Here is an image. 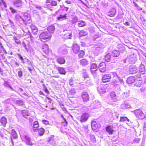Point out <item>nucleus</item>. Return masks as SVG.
<instances>
[{
	"instance_id": "obj_52",
	"label": "nucleus",
	"mask_w": 146,
	"mask_h": 146,
	"mask_svg": "<svg viewBox=\"0 0 146 146\" xmlns=\"http://www.w3.org/2000/svg\"><path fill=\"white\" fill-rule=\"evenodd\" d=\"M11 10V12L13 13H16V11L12 7L9 8Z\"/></svg>"
},
{
	"instance_id": "obj_8",
	"label": "nucleus",
	"mask_w": 146,
	"mask_h": 146,
	"mask_svg": "<svg viewBox=\"0 0 146 146\" xmlns=\"http://www.w3.org/2000/svg\"><path fill=\"white\" fill-rule=\"evenodd\" d=\"M106 131L108 133L111 135L113 134V132L115 131L114 129V127L112 125H108L106 127Z\"/></svg>"
},
{
	"instance_id": "obj_64",
	"label": "nucleus",
	"mask_w": 146,
	"mask_h": 146,
	"mask_svg": "<svg viewBox=\"0 0 146 146\" xmlns=\"http://www.w3.org/2000/svg\"><path fill=\"white\" fill-rule=\"evenodd\" d=\"M118 83V82L117 81H115L113 82V84L114 86H115L116 87L117 86V84Z\"/></svg>"
},
{
	"instance_id": "obj_46",
	"label": "nucleus",
	"mask_w": 146,
	"mask_h": 146,
	"mask_svg": "<svg viewBox=\"0 0 146 146\" xmlns=\"http://www.w3.org/2000/svg\"><path fill=\"white\" fill-rule=\"evenodd\" d=\"M43 89L44 91L47 94H49V92L45 85L43 84Z\"/></svg>"
},
{
	"instance_id": "obj_39",
	"label": "nucleus",
	"mask_w": 146,
	"mask_h": 146,
	"mask_svg": "<svg viewBox=\"0 0 146 146\" xmlns=\"http://www.w3.org/2000/svg\"><path fill=\"white\" fill-rule=\"evenodd\" d=\"M25 142L27 144L29 145H33V143L31 141L30 139L29 138H26Z\"/></svg>"
},
{
	"instance_id": "obj_3",
	"label": "nucleus",
	"mask_w": 146,
	"mask_h": 146,
	"mask_svg": "<svg viewBox=\"0 0 146 146\" xmlns=\"http://www.w3.org/2000/svg\"><path fill=\"white\" fill-rule=\"evenodd\" d=\"M135 114V116L137 118L140 119H143L145 117V115L143 111L139 109L133 111Z\"/></svg>"
},
{
	"instance_id": "obj_59",
	"label": "nucleus",
	"mask_w": 146,
	"mask_h": 146,
	"mask_svg": "<svg viewBox=\"0 0 146 146\" xmlns=\"http://www.w3.org/2000/svg\"><path fill=\"white\" fill-rule=\"evenodd\" d=\"M112 74L113 76V77L117 76L118 77V74L116 72H113L111 73Z\"/></svg>"
},
{
	"instance_id": "obj_7",
	"label": "nucleus",
	"mask_w": 146,
	"mask_h": 146,
	"mask_svg": "<svg viewBox=\"0 0 146 146\" xmlns=\"http://www.w3.org/2000/svg\"><path fill=\"white\" fill-rule=\"evenodd\" d=\"M104 45L101 43H99L95 47V50L96 52H100L102 51L104 48Z\"/></svg>"
},
{
	"instance_id": "obj_10",
	"label": "nucleus",
	"mask_w": 146,
	"mask_h": 146,
	"mask_svg": "<svg viewBox=\"0 0 146 146\" xmlns=\"http://www.w3.org/2000/svg\"><path fill=\"white\" fill-rule=\"evenodd\" d=\"M128 58L129 62L131 63H134L137 60L136 55L134 54L130 55Z\"/></svg>"
},
{
	"instance_id": "obj_12",
	"label": "nucleus",
	"mask_w": 146,
	"mask_h": 146,
	"mask_svg": "<svg viewBox=\"0 0 146 146\" xmlns=\"http://www.w3.org/2000/svg\"><path fill=\"white\" fill-rule=\"evenodd\" d=\"M91 67L90 68L91 72L92 74L95 73L98 69V66L95 63H91Z\"/></svg>"
},
{
	"instance_id": "obj_38",
	"label": "nucleus",
	"mask_w": 146,
	"mask_h": 146,
	"mask_svg": "<svg viewBox=\"0 0 146 146\" xmlns=\"http://www.w3.org/2000/svg\"><path fill=\"white\" fill-rule=\"evenodd\" d=\"M126 121L129 122V119L126 117H121L119 121L120 122H124Z\"/></svg>"
},
{
	"instance_id": "obj_49",
	"label": "nucleus",
	"mask_w": 146,
	"mask_h": 146,
	"mask_svg": "<svg viewBox=\"0 0 146 146\" xmlns=\"http://www.w3.org/2000/svg\"><path fill=\"white\" fill-rule=\"evenodd\" d=\"M4 86L7 88H10L12 89V88L11 86L9 85L7 82H5L4 84Z\"/></svg>"
},
{
	"instance_id": "obj_53",
	"label": "nucleus",
	"mask_w": 146,
	"mask_h": 146,
	"mask_svg": "<svg viewBox=\"0 0 146 146\" xmlns=\"http://www.w3.org/2000/svg\"><path fill=\"white\" fill-rule=\"evenodd\" d=\"M48 38V37H43L41 38L40 39L43 42H46L47 41L46 40Z\"/></svg>"
},
{
	"instance_id": "obj_18",
	"label": "nucleus",
	"mask_w": 146,
	"mask_h": 146,
	"mask_svg": "<svg viewBox=\"0 0 146 146\" xmlns=\"http://www.w3.org/2000/svg\"><path fill=\"white\" fill-rule=\"evenodd\" d=\"M22 2L21 0H17L13 2V5L17 7H20L22 5Z\"/></svg>"
},
{
	"instance_id": "obj_16",
	"label": "nucleus",
	"mask_w": 146,
	"mask_h": 146,
	"mask_svg": "<svg viewBox=\"0 0 146 146\" xmlns=\"http://www.w3.org/2000/svg\"><path fill=\"white\" fill-rule=\"evenodd\" d=\"M43 51L46 54H48L49 53V50L48 46L46 44L43 45L42 48Z\"/></svg>"
},
{
	"instance_id": "obj_48",
	"label": "nucleus",
	"mask_w": 146,
	"mask_h": 146,
	"mask_svg": "<svg viewBox=\"0 0 146 146\" xmlns=\"http://www.w3.org/2000/svg\"><path fill=\"white\" fill-rule=\"evenodd\" d=\"M17 37H15L14 39L16 43L17 44H20L21 42L20 40H19V38H17Z\"/></svg>"
},
{
	"instance_id": "obj_61",
	"label": "nucleus",
	"mask_w": 146,
	"mask_h": 146,
	"mask_svg": "<svg viewBox=\"0 0 146 146\" xmlns=\"http://www.w3.org/2000/svg\"><path fill=\"white\" fill-rule=\"evenodd\" d=\"M64 17V16H63L62 15H60V16L57 18V19L58 20H60L61 19L63 18Z\"/></svg>"
},
{
	"instance_id": "obj_26",
	"label": "nucleus",
	"mask_w": 146,
	"mask_h": 146,
	"mask_svg": "<svg viewBox=\"0 0 146 146\" xmlns=\"http://www.w3.org/2000/svg\"><path fill=\"white\" fill-rule=\"evenodd\" d=\"M55 29V27L53 25H51L48 27L47 28L48 31L50 33H54Z\"/></svg>"
},
{
	"instance_id": "obj_40",
	"label": "nucleus",
	"mask_w": 146,
	"mask_h": 146,
	"mask_svg": "<svg viewBox=\"0 0 146 146\" xmlns=\"http://www.w3.org/2000/svg\"><path fill=\"white\" fill-rule=\"evenodd\" d=\"M89 136L91 141L94 142H96V139L94 135L90 134H89Z\"/></svg>"
},
{
	"instance_id": "obj_30",
	"label": "nucleus",
	"mask_w": 146,
	"mask_h": 146,
	"mask_svg": "<svg viewBox=\"0 0 146 146\" xmlns=\"http://www.w3.org/2000/svg\"><path fill=\"white\" fill-rule=\"evenodd\" d=\"M119 52L117 50H114L112 53L111 55L112 57H115L118 56L119 54Z\"/></svg>"
},
{
	"instance_id": "obj_14",
	"label": "nucleus",
	"mask_w": 146,
	"mask_h": 146,
	"mask_svg": "<svg viewBox=\"0 0 146 146\" xmlns=\"http://www.w3.org/2000/svg\"><path fill=\"white\" fill-rule=\"evenodd\" d=\"M72 50L74 53L77 54L79 51V46L76 44H74L72 45Z\"/></svg>"
},
{
	"instance_id": "obj_15",
	"label": "nucleus",
	"mask_w": 146,
	"mask_h": 146,
	"mask_svg": "<svg viewBox=\"0 0 146 146\" xmlns=\"http://www.w3.org/2000/svg\"><path fill=\"white\" fill-rule=\"evenodd\" d=\"M39 125L37 121H35L33 123V129L34 131L36 132L38 131V128L39 127Z\"/></svg>"
},
{
	"instance_id": "obj_13",
	"label": "nucleus",
	"mask_w": 146,
	"mask_h": 146,
	"mask_svg": "<svg viewBox=\"0 0 146 146\" xmlns=\"http://www.w3.org/2000/svg\"><path fill=\"white\" fill-rule=\"evenodd\" d=\"M0 122L2 126L4 127H5L7 123V119L5 116H3L0 119Z\"/></svg>"
},
{
	"instance_id": "obj_56",
	"label": "nucleus",
	"mask_w": 146,
	"mask_h": 146,
	"mask_svg": "<svg viewBox=\"0 0 146 146\" xmlns=\"http://www.w3.org/2000/svg\"><path fill=\"white\" fill-rule=\"evenodd\" d=\"M18 75L20 77H21L23 75V72L22 71L20 70L18 72Z\"/></svg>"
},
{
	"instance_id": "obj_9",
	"label": "nucleus",
	"mask_w": 146,
	"mask_h": 146,
	"mask_svg": "<svg viewBox=\"0 0 146 146\" xmlns=\"http://www.w3.org/2000/svg\"><path fill=\"white\" fill-rule=\"evenodd\" d=\"M98 69L101 72H105L106 70V65L105 63L104 62L100 63L98 66Z\"/></svg>"
},
{
	"instance_id": "obj_6",
	"label": "nucleus",
	"mask_w": 146,
	"mask_h": 146,
	"mask_svg": "<svg viewBox=\"0 0 146 146\" xmlns=\"http://www.w3.org/2000/svg\"><path fill=\"white\" fill-rule=\"evenodd\" d=\"M89 117V114L87 113H84L82 114L80 117V121L82 122L86 121Z\"/></svg>"
},
{
	"instance_id": "obj_57",
	"label": "nucleus",
	"mask_w": 146,
	"mask_h": 146,
	"mask_svg": "<svg viewBox=\"0 0 146 146\" xmlns=\"http://www.w3.org/2000/svg\"><path fill=\"white\" fill-rule=\"evenodd\" d=\"M46 98L48 100V102H47V100H46V102H48L49 103H51V102L52 100L50 98L47 97H46Z\"/></svg>"
},
{
	"instance_id": "obj_42",
	"label": "nucleus",
	"mask_w": 146,
	"mask_h": 146,
	"mask_svg": "<svg viewBox=\"0 0 146 146\" xmlns=\"http://www.w3.org/2000/svg\"><path fill=\"white\" fill-rule=\"evenodd\" d=\"M76 93L75 90L74 88L71 89L69 91V95L71 96H73Z\"/></svg>"
},
{
	"instance_id": "obj_21",
	"label": "nucleus",
	"mask_w": 146,
	"mask_h": 146,
	"mask_svg": "<svg viewBox=\"0 0 146 146\" xmlns=\"http://www.w3.org/2000/svg\"><path fill=\"white\" fill-rule=\"evenodd\" d=\"M91 126L93 130H95L99 127H100V125H98L96 122L94 121H92L91 122Z\"/></svg>"
},
{
	"instance_id": "obj_20",
	"label": "nucleus",
	"mask_w": 146,
	"mask_h": 146,
	"mask_svg": "<svg viewBox=\"0 0 146 146\" xmlns=\"http://www.w3.org/2000/svg\"><path fill=\"white\" fill-rule=\"evenodd\" d=\"M31 28L32 31V33L34 35H36L38 32V29L36 27L33 25H31Z\"/></svg>"
},
{
	"instance_id": "obj_58",
	"label": "nucleus",
	"mask_w": 146,
	"mask_h": 146,
	"mask_svg": "<svg viewBox=\"0 0 146 146\" xmlns=\"http://www.w3.org/2000/svg\"><path fill=\"white\" fill-rule=\"evenodd\" d=\"M47 34V32H44L40 34V36H46Z\"/></svg>"
},
{
	"instance_id": "obj_60",
	"label": "nucleus",
	"mask_w": 146,
	"mask_h": 146,
	"mask_svg": "<svg viewBox=\"0 0 146 146\" xmlns=\"http://www.w3.org/2000/svg\"><path fill=\"white\" fill-rule=\"evenodd\" d=\"M134 1H133V3L135 7H139V6L134 1H137V0H133Z\"/></svg>"
},
{
	"instance_id": "obj_45",
	"label": "nucleus",
	"mask_w": 146,
	"mask_h": 146,
	"mask_svg": "<svg viewBox=\"0 0 146 146\" xmlns=\"http://www.w3.org/2000/svg\"><path fill=\"white\" fill-rule=\"evenodd\" d=\"M119 72L117 73L118 76H119L121 77H123L124 75V72L122 70L119 71Z\"/></svg>"
},
{
	"instance_id": "obj_41",
	"label": "nucleus",
	"mask_w": 146,
	"mask_h": 146,
	"mask_svg": "<svg viewBox=\"0 0 146 146\" xmlns=\"http://www.w3.org/2000/svg\"><path fill=\"white\" fill-rule=\"evenodd\" d=\"M78 21V18L76 16H74L72 18L71 23L73 24L76 23Z\"/></svg>"
},
{
	"instance_id": "obj_51",
	"label": "nucleus",
	"mask_w": 146,
	"mask_h": 146,
	"mask_svg": "<svg viewBox=\"0 0 146 146\" xmlns=\"http://www.w3.org/2000/svg\"><path fill=\"white\" fill-rule=\"evenodd\" d=\"M42 122L45 125H48L49 123V121L46 120H43Z\"/></svg>"
},
{
	"instance_id": "obj_54",
	"label": "nucleus",
	"mask_w": 146,
	"mask_h": 146,
	"mask_svg": "<svg viewBox=\"0 0 146 146\" xmlns=\"http://www.w3.org/2000/svg\"><path fill=\"white\" fill-rule=\"evenodd\" d=\"M58 70L59 71V72L60 73V74H64V69L62 68H60Z\"/></svg>"
},
{
	"instance_id": "obj_2",
	"label": "nucleus",
	"mask_w": 146,
	"mask_h": 146,
	"mask_svg": "<svg viewBox=\"0 0 146 146\" xmlns=\"http://www.w3.org/2000/svg\"><path fill=\"white\" fill-rule=\"evenodd\" d=\"M45 3L46 4L50 3L46 5V8L52 11L53 7L56 6L57 5V2L56 1L53 0H46Z\"/></svg>"
},
{
	"instance_id": "obj_25",
	"label": "nucleus",
	"mask_w": 146,
	"mask_h": 146,
	"mask_svg": "<svg viewBox=\"0 0 146 146\" xmlns=\"http://www.w3.org/2000/svg\"><path fill=\"white\" fill-rule=\"evenodd\" d=\"M135 80V78L134 77H129L127 78L126 82L127 84H131L134 82Z\"/></svg>"
},
{
	"instance_id": "obj_55",
	"label": "nucleus",
	"mask_w": 146,
	"mask_h": 146,
	"mask_svg": "<svg viewBox=\"0 0 146 146\" xmlns=\"http://www.w3.org/2000/svg\"><path fill=\"white\" fill-rule=\"evenodd\" d=\"M69 84L71 86H72L73 85V80L72 79H71L69 80Z\"/></svg>"
},
{
	"instance_id": "obj_17",
	"label": "nucleus",
	"mask_w": 146,
	"mask_h": 146,
	"mask_svg": "<svg viewBox=\"0 0 146 146\" xmlns=\"http://www.w3.org/2000/svg\"><path fill=\"white\" fill-rule=\"evenodd\" d=\"M21 113L23 115L25 118H27L31 115L30 112L27 110H22Z\"/></svg>"
},
{
	"instance_id": "obj_35",
	"label": "nucleus",
	"mask_w": 146,
	"mask_h": 146,
	"mask_svg": "<svg viewBox=\"0 0 146 146\" xmlns=\"http://www.w3.org/2000/svg\"><path fill=\"white\" fill-rule=\"evenodd\" d=\"M3 5L4 7L5 8L7 7V5L6 3L4 0H0V8L2 10H3L2 4Z\"/></svg>"
},
{
	"instance_id": "obj_47",
	"label": "nucleus",
	"mask_w": 146,
	"mask_h": 146,
	"mask_svg": "<svg viewBox=\"0 0 146 146\" xmlns=\"http://www.w3.org/2000/svg\"><path fill=\"white\" fill-rule=\"evenodd\" d=\"M140 140L141 139L140 138H135L133 140V142L134 143H138L140 142Z\"/></svg>"
},
{
	"instance_id": "obj_31",
	"label": "nucleus",
	"mask_w": 146,
	"mask_h": 146,
	"mask_svg": "<svg viewBox=\"0 0 146 146\" xmlns=\"http://www.w3.org/2000/svg\"><path fill=\"white\" fill-rule=\"evenodd\" d=\"M80 63L81 65L83 66L87 65L88 64V61L86 59L81 60L80 61Z\"/></svg>"
},
{
	"instance_id": "obj_29",
	"label": "nucleus",
	"mask_w": 146,
	"mask_h": 146,
	"mask_svg": "<svg viewBox=\"0 0 146 146\" xmlns=\"http://www.w3.org/2000/svg\"><path fill=\"white\" fill-rule=\"evenodd\" d=\"M11 135L13 138L15 139H17L18 137L17 133L14 129H12L11 130Z\"/></svg>"
},
{
	"instance_id": "obj_5",
	"label": "nucleus",
	"mask_w": 146,
	"mask_h": 146,
	"mask_svg": "<svg viewBox=\"0 0 146 146\" xmlns=\"http://www.w3.org/2000/svg\"><path fill=\"white\" fill-rule=\"evenodd\" d=\"M137 67L134 65H131L129 66V71L130 74H134L137 73Z\"/></svg>"
},
{
	"instance_id": "obj_44",
	"label": "nucleus",
	"mask_w": 146,
	"mask_h": 146,
	"mask_svg": "<svg viewBox=\"0 0 146 146\" xmlns=\"http://www.w3.org/2000/svg\"><path fill=\"white\" fill-rule=\"evenodd\" d=\"M84 52L83 51L81 50L79 51V53L78 55L80 58H82L84 55Z\"/></svg>"
},
{
	"instance_id": "obj_50",
	"label": "nucleus",
	"mask_w": 146,
	"mask_h": 146,
	"mask_svg": "<svg viewBox=\"0 0 146 146\" xmlns=\"http://www.w3.org/2000/svg\"><path fill=\"white\" fill-rule=\"evenodd\" d=\"M119 81L121 84H122L123 83L124 81L122 79L123 77H121L119 76H118V77Z\"/></svg>"
},
{
	"instance_id": "obj_32",
	"label": "nucleus",
	"mask_w": 146,
	"mask_h": 146,
	"mask_svg": "<svg viewBox=\"0 0 146 146\" xmlns=\"http://www.w3.org/2000/svg\"><path fill=\"white\" fill-rule=\"evenodd\" d=\"M112 57L110 53H108L106 55L105 57V59L106 62H108L110 61Z\"/></svg>"
},
{
	"instance_id": "obj_62",
	"label": "nucleus",
	"mask_w": 146,
	"mask_h": 146,
	"mask_svg": "<svg viewBox=\"0 0 146 146\" xmlns=\"http://www.w3.org/2000/svg\"><path fill=\"white\" fill-rule=\"evenodd\" d=\"M17 55L18 56L19 58L21 60H23V58L22 57V56H21V55L19 54H17Z\"/></svg>"
},
{
	"instance_id": "obj_43",
	"label": "nucleus",
	"mask_w": 146,
	"mask_h": 146,
	"mask_svg": "<svg viewBox=\"0 0 146 146\" xmlns=\"http://www.w3.org/2000/svg\"><path fill=\"white\" fill-rule=\"evenodd\" d=\"M101 4L104 7H106L108 6L107 3L104 0L102 1Z\"/></svg>"
},
{
	"instance_id": "obj_27",
	"label": "nucleus",
	"mask_w": 146,
	"mask_h": 146,
	"mask_svg": "<svg viewBox=\"0 0 146 146\" xmlns=\"http://www.w3.org/2000/svg\"><path fill=\"white\" fill-rule=\"evenodd\" d=\"M38 133L39 136H42L45 133V129L42 127H40L38 129Z\"/></svg>"
},
{
	"instance_id": "obj_37",
	"label": "nucleus",
	"mask_w": 146,
	"mask_h": 146,
	"mask_svg": "<svg viewBox=\"0 0 146 146\" xmlns=\"http://www.w3.org/2000/svg\"><path fill=\"white\" fill-rule=\"evenodd\" d=\"M88 32L84 30L81 31L79 33V35L80 36H86L88 35Z\"/></svg>"
},
{
	"instance_id": "obj_19",
	"label": "nucleus",
	"mask_w": 146,
	"mask_h": 146,
	"mask_svg": "<svg viewBox=\"0 0 146 146\" xmlns=\"http://www.w3.org/2000/svg\"><path fill=\"white\" fill-rule=\"evenodd\" d=\"M116 12V9L113 8L108 13L107 15L110 17H113L115 15Z\"/></svg>"
},
{
	"instance_id": "obj_33",
	"label": "nucleus",
	"mask_w": 146,
	"mask_h": 146,
	"mask_svg": "<svg viewBox=\"0 0 146 146\" xmlns=\"http://www.w3.org/2000/svg\"><path fill=\"white\" fill-rule=\"evenodd\" d=\"M93 109H96L99 108L100 106V103L98 102H94L93 103Z\"/></svg>"
},
{
	"instance_id": "obj_34",
	"label": "nucleus",
	"mask_w": 146,
	"mask_h": 146,
	"mask_svg": "<svg viewBox=\"0 0 146 146\" xmlns=\"http://www.w3.org/2000/svg\"><path fill=\"white\" fill-rule=\"evenodd\" d=\"M78 25L79 27H84L86 25V23L83 21H79Z\"/></svg>"
},
{
	"instance_id": "obj_1",
	"label": "nucleus",
	"mask_w": 146,
	"mask_h": 146,
	"mask_svg": "<svg viewBox=\"0 0 146 146\" xmlns=\"http://www.w3.org/2000/svg\"><path fill=\"white\" fill-rule=\"evenodd\" d=\"M17 20L21 24H22L21 21L26 25L31 24L32 22V20L30 15L27 13H25L23 17L19 16Z\"/></svg>"
},
{
	"instance_id": "obj_23",
	"label": "nucleus",
	"mask_w": 146,
	"mask_h": 146,
	"mask_svg": "<svg viewBox=\"0 0 146 146\" xmlns=\"http://www.w3.org/2000/svg\"><path fill=\"white\" fill-rule=\"evenodd\" d=\"M110 96L111 100L114 102L117 101V96L114 92H111L110 93Z\"/></svg>"
},
{
	"instance_id": "obj_36",
	"label": "nucleus",
	"mask_w": 146,
	"mask_h": 146,
	"mask_svg": "<svg viewBox=\"0 0 146 146\" xmlns=\"http://www.w3.org/2000/svg\"><path fill=\"white\" fill-rule=\"evenodd\" d=\"M131 107V106L128 103H123L121 105V107L123 109L129 108Z\"/></svg>"
},
{
	"instance_id": "obj_4",
	"label": "nucleus",
	"mask_w": 146,
	"mask_h": 146,
	"mask_svg": "<svg viewBox=\"0 0 146 146\" xmlns=\"http://www.w3.org/2000/svg\"><path fill=\"white\" fill-rule=\"evenodd\" d=\"M82 98L84 102H86L89 100V96L87 92H82L81 95Z\"/></svg>"
},
{
	"instance_id": "obj_63",
	"label": "nucleus",
	"mask_w": 146,
	"mask_h": 146,
	"mask_svg": "<svg viewBox=\"0 0 146 146\" xmlns=\"http://www.w3.org/2000/svg\"><path fill=\"white\" fill-rule=\"evenodd\" d=\"M65 2L66 3L68 4H70L72 3L69 0H66Z\"/></svg>"
},
{
	"instance_id": "obj_22",
	"label": "nucleus",
	"mask_w": 146,
	"mask_h": 146,
	"mask_svg": "<svg viewBox=\"0 0 146 146\" xmlns=\"http://www.w3.org/2000/svg\"><path fill=\"white\" fill-rule=\"evenodd\" d=\"M143 83L142 80L140 79L135 80L134 82V85L138 87H140Z\"/></svg>"
},
{
	"instance_id": "obj_24",
	"label": "nucleus",
	"mask_w": 146,
	"mask_h": 146,
	"mask_svg": "<svg viewBox=\"0 0 146 146\" xmlns=\"http://www.w3.org/2000/svg\"><path fill=\"white\" fill-rule=\"evenodd\" d=\"M139 70L140 72L144 74L145 72V68L144 65L141 64L139 67Z\"/></svg>"
},
{
	"instance_id": "obj_11",
	"label": "nucleus",
	"mask_w": 146,
	"mask_h": 146,
	"mask_svg": "<svg viewBox=\"0 0 146 146\" xmlns=\"http://www.w3.org/2000/svg\"><path fill=\"white\" fill-rule=\"evenodd\" d=\"M111 78V76L110 74H107L104 75L102 77V81L104 83L107 82L109 81V80Z\"/></svg>"
},
{
	"instance_id": "obj_28",
	"label": "nucleus",
	"mask_w": 146,
	"mask_h": 146,
	"mask_svg": "<svg viewBox=\"0 0 146 146\" xmlns=\"http://www.w3.org/2000/svg\"><path fill=\"white\" fill-rule=\"evenodd\" d=\"M97 90L100 94H104L106 92L104 87H97Z\"/></svg>"
}]
</instances>
